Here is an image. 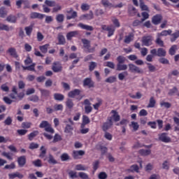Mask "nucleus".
<instances>
[{
  "mask_svg": "<svg viewBox=\"0 0 179 179\" xmlns=\"http://www.w3.org/2000/svg\"><path fill=\"white\" fill-rule=\"evenodd\" d=\"M150 54L152 55H154V57H166L167 55V52L163 48H159L157 50L156 49H152L150 50Z\"/></svg>",
  "mask_w": 179,
  "mask_h": 179,
  "instance_id": "f257e3e1",
  "label": "nucleus"
},
{
  "mask_svg": "<svg viewBox=\"0 0 179 179\" xmlns=\"http://www.w3.org/2000/svg\"><path fill=\"white\" fill-rule=\"evenodd\" d=\"M129 71L131 73H143V70L134 64H129Z\"/></svg>",
  "mask_w": 179,
  "mask_h": 179,
  "instance_id": "f03ea898",
  "label": "nucleus"
},
{
  "mask_svg": "<svg viewBox=\"0 0 179 179\" xmlns=\"http://www.w3.org/2000/svg\"><path fill=\"white\" fill-rule=\"evenodd\" d=\"M81 41L83 44L84 48L87 49V52H94L96 51V48H90V41L86 38H83Z\"/></svg>",
  "mask_w": 179,
  "mask_h": 179,
  "instance_id": "7ed1b4c3",
  "label": "nucleus"
},
{
  "mask_svg": "<svg viewBox=\"0 0 179 179\" xmlns=\"http://www.w3.org/2000/svg\"><path fill=\"white\" fill-rule=\"evenodd\" d=\"M113 127V117H108L107 122H104L102 125V130L103 132H107Z\"/></svg>",
  "mask_w": 179,
  "mask_h": 179,
  "instance_id": "20e7f679",
  "label": "nucleus"
},
{
  "mask_svg": "<svg viewBox=\"0 0 179 179\" xmlns=\"http://www.w3.org/2000/svg\"><path fill=\"white\" fill-rule=\"evenodd\" d=\"M167 135V133H162L158 134L159 141L164 142V143H169V142H171V138Z\"/></svg>",
  "mask_w": 179,
  "mask_h": 179,
  "instance_id": "39448f33",
  "label": "nucleus"
},
{
  "mask_svg": "<svg viewBox=\"0 0 179 179\" xmlns=\"http://www.w3.org/2000/svg\"><path fill=\"white\" fill-rule=\"evenodd\" d=\"M84 104H85V114H90L92 111H93V108L92 107V103H90V101L89 99L84 100Z\"/></svg>",
  "mask_w": 179,
  "mask_h": 179,
  "instance_id": "423d86ee",
  "label": "nucleus"
},
{
  "mask_svg": "<svg viewBox=\"0 0 179 179\" xmlns=\"http://www.w3.org/2000/svg\"><path fill=\"white\" fill-rule=\"evenodd\" d=\"M162 20H163V16L160 14H157L152 17V23L155 26L160 24V23H162Z\"/></svg>",
  "mask_w": 179,
  "mask_h": 179,
  "instance_id": "0eeeda50",
  "label": "nucleus"
},
{
  "mask_svg": "<svg viewBox=\"0 0 179 179\" xmlns=\"http://www.w3.org/2000/svg\"><path fill=\"white\" fill-rule=\"evenodd\" d=\"M66 13L69 14L66 15L67 20H71V19H76V17H78V12L73 11V8H70V10H66Z\"/></svg>",
  "mask_w": 179,
  "mask_h": 179,
  "instance_id": "6e6552de",
  "label": "nucleus"
},
{
  "mask_svg": "<svg viewBox=\"0 0 179 179\" xmlns=\"http://www.w3.org/2000/svg\"><path fill=\"white\" fill-rule=\"evenodd\" d=\"M85 150H73V153H72V156L73 157V159H80V156H85Z\"/></svg>",
  "mask_w": 179,
  "mask_h": 179,
  "instance_id": "1a4fd4ad",
  "label": "nucleus"
},
{
  "mask_svg": "<svg viewBox=\"0 0 179 179\" xmlns=\"http://www.w3.org/2000/svg\"><path fill=\"white\" fill-rule=\"evenodd\" d=\"M94 18V15L93 14V11L90 10V13L82 15L80 17V20H92V19Z\"/></svg>",
  "mask_w": 179,
  "mask_h": 179,
  "instance_id": "9d476101",
  "label": "nucleus"
},
{
  "mask_svg": "<svg viewBox=\"0 0 179 179\" xmlns=\"http://www.w3.org/2000/svg\"><path fill=\"white\" fill-rule=\"evenodd\" d=\"M83 86H87L89 89L94 87V82L92 80V78H87L83 80Z\"/></svg>",
  "mask_w": 179,
  "mask_h": 179,
  "instance_id": "9b49d317",
  "label": "nucleus"
},
{
  "mask_svg": "<svg viewBox=\"0 0 179 179\" xmlns=\"http://www.w3.org/2000/svg\"><path fill=\"white\" fill-rule=\"evenodd\" d=\"M64 133L69 135V136H72L73 135V126L66 124L64 128Z\"/></svg>",
  "mask_w": 179,
  "mask_h": 179,
  "instance_id": "f8f14e48",
  "label": "nucleus"
},
{
  "mask_svg": "<svg viewBox=\"0 0 179 179\" xmlns=\"http://www.w3.org/2000/svg\"><path fill=\"white\" fill-rule=\"evenodd\" d=\"M143 45H145L146 47H149V45H152V37L150 36H143L142 38Z\"/></svg>",
  "mask_w": 179,
  "mask_h": 179,
  "instance_id": "ddd939ff",
  "label": "nucleus"
},
{
  "mask_svg": "<svg viewBox=\"0 0 179 179\" xmlns=\"http://www.w3.org/2000/svg\"><path fill=\"white\" fill-rule=\"evenodd\" d=\"M53 72L58 73L62 71V66L59 63L54 62L52 66Z\"/></svg>",
  "mask_w": 179,
  "mask_h": 179,
  "instance_id": "4468645a",
  "label": "nucleus"
},
{
  "mask_svg": "<svg viewBox=\"0 0 179 179\" xmlns=\"http://www.w3.org/2000/svg\"><path fill=\"white\" fill-rule=\"evenodd\" d=\"M7 52L10 54V57H13V58H19V55H17V52L15 48H8Z\"/></svg>",
  "mask_w": 179,
  "mask_h": 179,
  "instance_id": "2eb2a0df",
  "label": "nucleus"
},
{
  "mask_svg": "<svg viewBox=\"0 0 179 179\" xmlns=\"http://www.w3.org/2000/svg\"><path fill=\"white\" fill-rule=\"evenodd\" d=\"M82 93V91L80 90H73V91H71L68 93L69 97H71V99H74L76 96H79Z\"/></svg>",
  "mask_w": 179,
  "mask_h": 179,
  "instance_id": "dca6fc26",
  "label": "nucleus"
},
{
  "mask_svg": "<svg viewBox=\"0 0 179 179\" xmlns=\"http://www.w3.org/2000/svg\"><path fill=\"white\" fill-rule=\"evenodd\" d=\"M40 92H41V97L43 99H45V100H47V99L50 97V94H51V92L48 90L40 89Z\"/></svg>",
  "mask_w": 179,
  "mask_h": 179,
  "instance_id": "f3484780",
  "label": "nucleus"
},
{
  "mask_svg": "<svg viewBox=\"0 0 179 179\" xmlns=\"http://www.w3.org/2000/svg\"><path fill=\"white\" fill-rule=\"evenodd\" d=\"M44 16H45V15L44 14H41V13H31V15H30V17L31 19H44Z\"/></svg>",
  "mask_w": 179,
  "mask_h": 179,
  "instance_id": "a211bd4d",
  "label": "nucleus"
},
{
  "mask_svg": "<svg viewBox=\"0 0 179 179\" xmlns=\"http://www.w3.org/2000/svg\"><path fill=\"white\" fill-rule=\"evenodd\" d=\"M8 177L10 179H15L16 178L22 179V178H23V177H24V176H23V174H22L19 172H15V173H9Z\"/></svg>",
  "mask_w": 179,
  "mask_h": 179,
  "instance_id": "6ab92c4d",
  "label": "nucleus"
},
{
  "mask_svg": "<svg viewBox=\"0 0 179 179\" xmlns=\"http://www.w3.org/2000/svg\"><path fill=\"white\" fill-rule=\"evenodd\" d=\"M78 27H80L83 30H87L88 31H93V30H94L93 27H92L90 25H86L83 23H78Z\"/></svg>",
  "mask_w": 179,
  "mask_h": 179,
  "instance_id": "aec40b11",
  "label": "nucleus"
},
{
  "mask_svg": "<svg viewBox=\"0 0 179 179\" xmlns=\"http://www.w3.org/2000/svg\"><path fill=\"white\" fill-rule=\"evenodd\" d=\"M137 12L136 8L134 7V6L129 5L128 6V13L129 16H136Z\"/></svg>",
  "mask_w": 179,
  "mask_h": 179,
  "instance_id": "412c9836",
  "label": "nucleus"
},
{
  "mask_svg": "<svg viewBox=\"0 0 179 179\" xmlns=\"http://www.w3.org/2000/svg\"><path fill=\"white\" fill-rule=\"evenodd\" d=\"M17 163L20 167H24L26 164V156L23 155L17 158Z\"/></svg>",
  "mask_w": 179,
  "mask_h": 179,
  "instance_id": "4be33fe9",
  "label": "nucleus"
},
{
  "mask_svg": "<svg viewBox=\"0 0 179 179\" xmlns=\"http://www.w3.org/2000/svg\"><path fill=\"white\" fill-rule=\"evenodd\" d=\"M79 34V31H72L66 34V39L69 41H71L72 40V37H75V36H78Z\"/></svg>",
  "mask_w": 179,
  "mask_h": 179,
  "instance_id": "5701e85b",
  "label": "nucleus"
},
{
  "mask_svg": "<svg viewBox=\"0 0 179 179\" xmlns=\"http://www.w3.org/2000/svg\"><path fill=\"white\" fill-rule=\"evenodd\" d=\"M171 33H173V31L171 29L169 30H164L160 33H158L157 35H158V37H166V36H171Z\"/></svg>",
  "mask_w": 179,
  "mask_h": 179,
  "instance_id": "b1692460",
  "label": "nucleus"
},
{
  "mask_svg": "<svg viewBox=\"0 0 179 179\" xmlns=\"http://www.w3.org/2000/svg\"><path fill=\"white\" fill-rule=\"evenodd\" d=\"M6 20L9 23H16L17 22V17L14 15H10L6 17Z\"/></svg>",
  "mask_w": 179,
  "mask_h": 179,
  "instance_id": "393cba45",
  "label": "nucleus"
},
{
  "mask_svg": "<svg viewBox=\"0 0 179 179\" xmlns=\"http://www.w3.org/2000/svg\"><path fill=\"white\" fill-rule=\"evenodd\" d=\"M128 69V66L127 64H117L116 65V71H127Z\"/></svg>",
  "mask_w": 179,
  "mask_h": 179,
  "instance_id": "a878e982",
  "label": "nucleus"
},
{
  "mask_svg": "<svg viewBox=\"0 0 179 179\" xmlns=\"http://www.w3.org/2000/svg\"><path fill=\"white\" fill-rule=\"evenodd\" d=\"M87 124H90V119L87 115H83L81 128H85V126L87 125Z\"/></svg>",
  "mask_w": 179,
  "mask_h": 179,
  "instance_id": "bb28decb",
  "label": "nucleus"
},
{
  "mask_svg": "<svg viewBox=\"0 0 179 179\" xmlns=\"http://www.w3.org/2000/svg\"><path fill=\"white\" fill-rule=\"evenodd\" d=\"M113 115V118L115 121V122H118V121H120V120H121V116H120V115H118V112H117V110H113L111 111Z\"/></svg>",
  "mask_w": 179,
  "mask_h": 179,
  "instance_id": "cd10ccee",
  "label": "nucleus"
},
{
  "mask_svg": "<svg viewBox=\"0 0 179 179\" xmlns=\"http://www.w3.org/2000/svg\"><path fill=\"white\" fill-rule=\"evenodd\" d=\"M53 97L55 100H57V101H62L64 99H65V96L62 94L59 93H55L53 95Z\"/></svg>",
  "mask_w": 179,
  "mask_h": 179,
  "instance_id": "c85d7f7f",
  "label": "nucleus"
},
{
  "mask_svg": "<svg viewBox=\"0 0 179 179\" xmlns=\"http://www.w3.org/2000/svg\"><path fill=\"white\" fill-rule=\"evenodd\" d=\"M155 44L159 45V47H164V41L162 40V37L157 35V39L155 40Z\"/></svg>",
  "mask_w": 179,
  "mask_h": 179,
  "instance_id": "c756f323",
  "label": "nucleus"
},
{
  "mask_svg": "<svg viewBox=\"0 0 179 179\" xmlns=\"http://www.w3.org/2000/svg\"><path fill=\"white\" fill-rule=\"evenodd\" d=\"M25 33L27 36L30 37L31 36V33H33V25H29L28 27H24Z\"/></svg>",
  "mask_w": 179,
  "mask_h": 179,
  "instance_id": "7c9ffc66",
  "label": "nucleus"
},
{
  "mask_svg": "<svg viewBox=\"0 0 179 179\" xmlns=\"http://www.w3.org/2000/svg\"><path fill=\"white\" fill-rule=\"evenodd\" d=\"M66 106L67 108H69V110H72L73 108V106L75 104L73 103V101L71 99H67L66 101Z\"/></svg>",
  "mask_w": 179,
  "mask_h": 179,
  "instance_id": "2f4dec72",
  "label": "nucleus"
},
{
  "mask_svg": "<svg viewBox=\"0 0 179 179\" xmlns=\"http://www.w3.org/2000/svg\"><path fill=\"white\" fill-rule=\"evenodd\" d=\"M57 38H58L59 45H64V44H65L66 41H65V36H64V35L59 34Z\"/></svg>",
  "mask_w": 179,
  "mask_h": 179,
  "instance_id": "473e14b6",
  "label": "nucleus"
},
{
  "mask_svg": "<svg viewBox=\"0 0 179 179\" xmlns=\"http://www.w3.org/2000/svg\"><path fill=\"white\" fill-rule=\"evenodd\" d=\"M101 3L105 8H113V5L108 0H101Z\"/></svg>",
  "mask_w": 179,
  "mask_h": 179,
  "instance_id": "72a5a7b5",
  "label": "nucleus"
},
{
  "mask_svg": "<svg viewBox=\"0 0 179 179\" xmlns=\"http://www.w3.org/2000/svg\"><path fill=\"white\" fill-rule=\"evenodd\" d=\"M59 10H62V6L59 4H55L52 10V13H58Z\"/></svg>",
  "mask_w": 179,
  "mask_h": 179,
  "instance_id": "f704fd0d",
  "label": "nucleus"
},
{
  "mask_svg": "<svg viewBox=\"0 0 179 179\" xmlns=\"http://www.w3.org/2000/svg\"><path fill=\"white\" fill-rule=\"evenodd\" d=\"M177 50H178L177 45H172L169 50V55H172V56L176 55V52Z\"/></svg>",
  "mask_w": 179,
  "mask_h": 179,
  "instance_id": "c9c22d12",
  "label": "nucleus"
},
{
  "mask_svg": "<svg viewBox=\"0 0 179 179\" xmlns=\"http://www.w3.org/2000/svg\"><path fill=\"white\" fill-rule=\"evenodd\" d=\"M138 153H140L141 156H149V155L152 153V150L141 149L138 151Z\"/></svg>",
  "mask_w": 179,
  "mask_h": 179,
  "instance_id": "e433bc0d",
  "label": "nucleus"
},
{
  "mask_svg": "<svg viewBox=\"0 0 179 179\" xmlns=\"http://www.w3.org/2000/svg\"><path fill=\"white\" fill-rule=\"evenodd\" d=\"M29 101H33V103H38L40 101V98L37 95H32L28 98Z\"/></svg>",
  "mask_w": 179,
  "mask_h": 179,
  "instance_id": "4c0bfd02",
  "label": "nucleus"
},
{
  "mask_svg": "<svg viewBox=\"0 0 179 179\" xmlns=\"http://www.w3.org/2000/svg\"><path fill=\"white\" fill-rule=\"evenodd\" d=\"M60 159L62 162H68V160H71V157L69 156V155H68V153H63L60 156Z\"/></svg>",
  "mask_w": 179,
  "mask_h": 179,
  "instance_id": "58836bf2",
  "label": "nucleus"
},
{
  "mask_svg": "<svg viewBox=\"0 0 179 179\" xmlns=\"http://www.w3.org/2000/svg\"><path fill=\"white\" fill-rule=\"evenodd\" d=\"M13 28L12 27H9L8 25L5 24H0V30H4L5 31H9L12 30Z\"/></svg>",
  "mask_w": 179,
  "mask_h": 179,
  "instance_id": "ea45409f",
  "label": "nucleus"
},
{
  "mask_svg": "<svg viewBox=\"0 0 179 179\" xmlns=\"http://www.w3.org/2000/svg\"><path fill=\"white\" fill-rule=\"evenodd\" d=\"M48 47H50V45L45 44V45H43L39 46V50L43 54H47V52L48 51Z\"/></svg>",
  "mask_w": 179,
  "mask_h": 179,
  "instance_id": "a19ab883",
  "label": "nucleus"
},
{
  "mask_svg": "<svg viewBox=\"0 0 179 179\" xmlns=\"http://www.w3.org/2000/svg\"><path fill=\"white\" fill-rule=\"evenodd\" d=\"M128 76V71H123L118 74L119 80H124Z\"/></svg>",
  "mask_w": 179,
  "mask_h": 179,
  "instance_id": "79ce46f5",
  "label": "nucleus"
},
{
  "mask_svg": "<svg viewBox=\"0 0 179 179\" xmlns=\"http://www.w3.org/2000/svg\"><path fill=\"white\" fill-rule=\"evenodd\" d=\"M155 105H156V100H155V98L152 96L150 99V102L147 107L148 108H153V107H155Z\"/></svg>",
  "mask_w": 179,
  "mask_h": 179,
  "instance_id": "37998d69",
  "label": "nucleus"
},
{
  "mask_svg": "<svg viewBox=\"0 0 179 179\" xmlns=\"http://www.w3.org/2000/svg\"><path fill=\"white\" fill-rule=\"evenodd\" d=\"M65 16L64 14H58L56 15V20L58 23H63Z\"/></svg>",
  "mask_w": 179,
  "mask_h": 179,
  "instance_id": "c03bdc74",
  "label": "nucleus"
},
{
  "mask_svg": "<svg viewBox=\"0 0 179 179\" xmlns=\"http://www.w3.org/2000/svg\"><path fill=\"white\" fill-rule=\"evenodd\" d=\"M139 2H140V8L141 10H147L148 12H149V8L148 7V6L145 4V2H143V0H139Z\"/></svg>",
  "mask_w": 179,
  "mask_h": 179,
  "instance_id": "a18cd8bd",
  "label": "nucleus"
},
{
  "mask_svg": "<svg viewBox=\"0 0 179 179\" xmlns=\"http://www.w3.org/2000/svg\"><path fill=\"white\" fill-rule=\"evenodd\" d=\"M38 135V131H34L28 135L29 141H33Z\"/></svg>",
  "mask_w": 179,
  "mask_h": 179,
  "instance_id": "49530a36",
  "label": "nucleus"
},
{
  "mask_svg": "<svg viewBox=\"0 0 179 179\" xmlns=\"http://www.w3.org/2000/svg\"><path fill=\"white\" fill-rule=\"evenodd\" d=\"M132 38H134L133 34H130L128 36H126L125 38H124V43L126 44H129L131 43V41H132Z\"/></svg>",
  "mask_w": 179,
  "mask_h": 179,
  "instance_id": "de8ad7c7",
  "label": "nucleus"
},
{
  "mask_svg": "<svg viewBox=\"0 0 179 179\" xmlns=\"http://www.w3.org/2000/svg\"><path fill=\"white\" fill-rule=\"evenodd\" d=\"M48 163L50 164H57L58 162L56 161L55 158H54V156L52 155L49 154V159L48 160Z\"/></svg>",
  "mask_w": 179,
  "mask_h": 179,
  "instance_id": "09e8293b",
  "label": "nucleus"
},
{
  "mask_svg": "<svg viewBox=\"0 0 179 179\" xmlns=\"http://www.w3.org/2000/svg\"><path fill=\"white\" fill-rule=\"evenodd\" d=\"M106 83H114V82H117V77L115 76H110L105 80Z\"/></svg>",
  "mask_w": 179,
  "mask_h": 179,
  "instance_id": "8fccbe9b",
  "label": "nucleus"
},
{
  "mask_svg": "<svg viewBox=\"0 0 179 179\" xmlns=\"http://www.w3.org/2000/svg\"><path fill=\"white\" fill-rule=\"evenodd\" d=\"M12 92L13 93L10 94V99H16V96L15 94H17V88H16L15 86L13 87Z\"/></svg>",
  "mask_w": 179,
  "mask_h": 179,
  "instance_id": "3c124183",
  "label": "nucleus"
},
{
  "mask_svg": "<svg viewBox=\"0 0 179 179\" xmlns=\"http://www.w3.org/2000/svg\"><path fill=\"white\" fill-rule=\"evenodd\" d=\"M55 111H62L64 110V106L62 104L56 103L53 107Z\"/></svg>",
  "mask_w": 179,
  "mask_h": 179,
  "instance_id": "603ef678",
  "label": "nucleus"
},
{
  "mask_svg": "<svg viewBox=\"0 0 179 179\" xmlns=\"http://www.w3.org/2000/svg\"><path fill=\"white\" fill-rule=\"evenodd\" d=\"M172 36V38H171V43H174L176 40H177V38L179 37V31H176L175 33L171 34Z\"/></svg>",
  "mask_w": 179,
  "mask_h": 179,
  "instance_id": "864d4df0",
  "label": "nucleus"
},
{
  "mask_svg": "<svg viewBox=\"0 0 179 179\" xmlns=\"http://www.w3.org/2000/svg\"><path fill=\"white\" fill-rule=\"evenodd\" d=\"M117 64H125V61H127V59L125 57L120 55L117 57Z\"/></svg>",
  "mask_w": 179,
  "mask_h": 179,
  "instance_id": "5fc2aeb1",
  "label": "nucleus"
},
{
  "mask_svg": "<svg viewBox=\"0 0 179 179\" xmlns=\"http://www.w3.org/2000/svg\"><path fill=\"white\" fill-rule=\"evenodd\" d=\"M97 103L93 105L94 110H99V107L103 104V100L101 99H97Z\"/></svg>",
  "mask_w": 179,
  "mask_h": 179,
  "instance_id": "6e6d98bb",
  "label": "nucleus"
},
{
  "mask_svg": "<svg viewBox=\"0 0 179 179\" xmlns=\"http://www.w3.org/2000/svg\"><path fill=\"white\" fill-rule=\"evenodd\" d=\"M41 154L39 155V157H41V159H43V157H45V155L47 153V150L45 149V147L44 145H42L41 147Z\"/></svg>",
  "mask_w": 179,
  "mask_h": 179,
  "instance_id": "4d7b16f0",
  "label": "nucleus"
},
{
  "mask_svg": "<svg viewBox=\"0 0 179 179\" xmlns=\"http://www.w3.org/2000/svg\"><path fill=\"white\" fill-rule=\"evenodd\" d=\"M159 62H160V64H163V65H169L170 64V62L169 61V59L162 57V58H159Z\"/></svg>",
  "mask_w": 179,
  "mask_h": 179,
  "instance_id": "13d9d810",
  "label": "nucleus"
},
{
  "mask_svg": "<svg viewBox=\"0 0 179 179\" xmlns=\"http://www.w3.org/2000/svg\"><path fill=\"white\" fill-rule=\"evenodd\" d=\"M97 66V63L96 62H92L90 64V66H89V71H90V72L94 71V69Z\"/></svg>",
  "mask_w": 179,
  "mask_h": 179,
  "instance_id": "bf43d9fd",
  "label": "nucleus"
},
{
  "mask_svg": "<svg viewBox=\"0 0 179 179\" xmlns=\"http://www.w3.org/2000/svg\"><path fill=\"white\" fill-rule=\"evenodd\" d=\"M45 3L47 6H50V8L55 6V1H54L45 0Z\"/></svg>",
  "mask_w": 179,
  "mask_h": 179,
  "instance_id": "052dcab7",
  "label": "nucleus"
},
{
  "mask_svg": "<svg viewBox=\"0 0 179 179\" xmlns=\"http://www.w3.org/2000/svg\"><path fill=\"white\" fill-rule=\"evenodd\" d=\"M69 176L71 179L78 178L77 173L73 171H71L70 172H69Z\"/></svg>",
  "mask_w": 179,
  "mask_h": 179,
  "instance_id": "680f3d73",
  "label": "nucleus"
},
{
  "mask_svg": "<svg viewBox=\"0 0 179 179\" xmlns=\"http://www.w3.org/2000/svg\"><path fill=\"white\" fill-rule=\"evenodd\" d=\"M142 15V18H141V22H145V20H146L147 19H149V13H148L147 12H143L141 13Z\"/></svg>",
  "mask_w": 179,
  "mask_h": 179,
  "instance_id": "e2e57ef3",
  "label": "nucleus"
},
{
  "mask_svg": "<svg viewBox=\"0 0 179 179\" xmlns=\"http://www.w3.org/2000/svg\"><path fill=\"white\" fill-rule=\"evenodd\" d=\"M8 13L5 10L3 7L0 8V17H5Z\"/></svg>",
  "mask_w": 179,
  "mask_h": 179,
  "instance_id": "0e129e2a",
  "label": "nucleus"
},
{
  "mask_svg": "<svg viewBox=\"0 0 179 179\" xmlns=\"http://www.w3.org/2000/svg\"><path fill=\"white\" fill-rule=\"evenodd\" d=\"M32 164H34V166H35V167H41V166H43V164H41V159H36L34 161Z\"/></svg>",
  "mask_w": 179,
  "mask_h": 179,
  "instance_id": "69168bd1",
  "label": "nucleus"
},
{
  "mask_svg": "<svg viewBox=\"0 0 179 179\" xmlns=\"http://www.w3.org/2000/svg\"><path fill=\"white\" fill-rule=\"evenodd\" d=\"M148 65V69L150 72H156V67L150 63H147Z\"/></svg>",
  "mask_w": 179,
  "mask_h": 179,
  "instance_id": "338daca9",
  "label": "nucleus"
},
{
  "mask_svg": "<svg viewBox=\"0 0 179 179\" xmlns=\"http://www.w3.org/2000/svg\"><path fill=\"white\" fill-rule=\"evenodd\" d=\"M80 178L82 179H89V176H87L85 172H80L78 173Z\"/></svg>",
  "mask_w": 179,
  "mask_h": 179,
  "instance_id": "774afa93",
  "label": "nucleus"
}]
</instances>
